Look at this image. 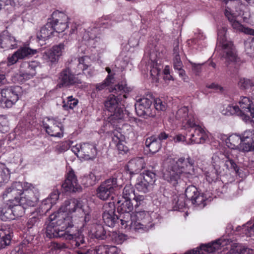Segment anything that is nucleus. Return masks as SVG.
I'll return each mask as SVG.
<instances>
[{"label": "nucleus", "instance_id": "obj_35", "mask_svg": "<svg viewBox=\"0 0 254 254\" xmlns=\"http://www.w3.org/2000/svg\"><path fill=\"white\" fill-rule=\"evenodd\" d=\"M131 199L119 198L116 202V207L119 213L130 212L133 210V204Z\"/></svg>", "mask_w": 254, "mask_h": 254}, {"label": "nucleus", "instance_id": "obj_42", "mask_svg": "<svg viewBox=\"0 0 254 254\" xmlns=\"http://www.w3.org/2000/svg\"><path fill=\"white\" fill-rule=\"evenodd\" d=\"M183 127L185 129H188V130L192 129V128L196 127V126H199L198 120L191 113H189L183 122Z\"/></svg>", "mask_w": 254, "mask_h": 254}, {"label": "nucleus", "instance_id": "obj_40", "mask_svg": "<svg viewBox=\"0 0 254 254\" xmlns=\"http://www.w3.org/2000/svg\"><path fill=\"white\" fill-rule=\"evenodd\" d=\"M111 135L112 140L116 144L120 153L126 152L127 151V147L121 141V133L118 131L115 130L112 132Z\"/></svg>", "mask_w": 254, "mask_h": 254}, {"label": "nucleus", "instance_id": "obj_9", "mask_svg": "<svg viewBox=\"0 0 254 254\" xmlns=\"http://www.w3.org/2000/svg\"><path fill=\"white\" fill-rule=\"evenodd\" d=\"M25 190L22 194V196L19 199L16 200V202L21 204L26 208L36 206L39 199L38 189L29 183H25Z\"/></svg>", "mask_w": 254, "mask_h": 254}, {"label": "nucleus", "instance_id": "obj_18", "mask_svg": "<svg viewBox=\"0 0 254 254\" xmlns=\"http://www.w3.org/2000/svg\"><path fill=\"white\" fill-rule=\"evenodd\" d=\"M225 15L231 23L234 29L243 32L247 34H251L252 30L250 28L245 27L239 22L241 17L236 13H234L232 9L227 7L225 10Z\"/></svg>", "mask_w": 254, "mask_h": 254}, {"label": "nucleus", "instance_id": "obj_4", "mask_svg": "<svg viewBox=\"0 0 254 254\" xmlns=\"http://www.w3.org/2000/svg\"><path fill=\"white\" fill-rule=\"evenodd\" d=\"M239 104V106L228 105L226 109L227 113L238 116L246 123L250 122L254 124V121L252 120L254 118V106L253 102L249 98L243 97Z\"/></svg>", "mask_w": 254, "mask_h": 254}, {"label": "nucleus", "instance_id": "obj_32", "mask_svg": "<svg viewBox=\"0 0 254 254\" xmlns=\"http://www.w3.org/2000/svg\"><path fill=\"white\" fill-rule=\"evenodd\" d=\"M242 142L243 144V151H249L253 148L254 144V130H248L245 131L241 136Z\"/></svg>", "mask_w": 254, "mask_h": 254}, {"label": "nucleus", "instance_id": "obj_22", "mask_svg": "<svg viewBox=\"0 0 254 254\" xmlns=\"http://www.w3.org/2000/svg\"><path fill=\"white\" fill-rule=\"evenodd\" d=\"M62 187L66 191L75 192L81 190V187L74 171L71 169L69 171L66 175L64 182L62 184Z\"/></svg>", "mask_w": 254, "mask_h": 254}, {"label": "nucleus", "instance_id": "obj_25", "mask_svg": "<svg viewBox=\"0 0 254 254\" xmlns=\"http://www.w3.org/2000/svg\"><path fill=\"white\" fill-rule=\"evenodd\" d=\"M87 60L88 58L87 57H82L78 59L77 66L74 71L75 74L79 75L82 71L89 77H91L95 74V70L93 67L91 66V64H87Z\"/></svg>", "mask_w": 254, "mask_h": 254}, {"label": "nucleus", "instance_id": "obj_27", "mask_svg": "<svg viewBox=\"0 0 254 254\" xmlns=\"http://www.w3.org/2000/svg\"><path fill=\"white\" fill-rule=\"evenodd\" d=\"M0 46L3 49H15L17 47V41L7 30H5L0 34Z\"/></svg>", "mask_w": 254, "mask_h": 254}, {"label": "nucleus", "instance_id": "obj_48", "mask_svg": "<svg viewBox=\"0 0 254 254\" xmlns=\"http://www.w3.org/2000/svg\"><path fill=\"white\" fill-rule=\"evenodd\" d=\"M71 240L72 245L74 248H82L85 247L84 237L80 231Z\"/></svg>", "mask_w": 254, "mask_h": 254}, {"label": "nucleus", "instance_id": "obj_50", "mask_svg": "<svg viewBox=\"0 0 254 254\" xmlns=\"http://www.w3.org/2000/svg\"><path fill=\"white\" fill-rule=\"evenodd\" d=\"M78 101L77 99L73 98L72 96L67 97V101L64 100L63 101V108L65 110L73 109L78 104Z\"/></svg>", "mask_w": 254, "mask_h": 254}, {"label": "nucleus", "instance_id": "obj_62", "mask_svg": "<svg viewBox=\"0 0 254 254\" xmlns=\"http://www.w3.org/2000/svg\"><path fill=\"white\" fill-rule=\"evenodd\" d=\"M189 62L191 66L192 71L195 75H198L201 72V66L203 64H196L190 61Z\"/></svg>", "mask_w": 254, "mask_h": 254}, {"label": "nucleus", "instance_id": "obj_15", "mask_svg": "<svg viewBox=\"0 0 254 254\" xmlns=\"http://www.w3.org/2000/svg\"><path fill=\"white\" fill-rule=\"evenodd\" d=\"M104 212L102 218L105 224L110 227L115 226L119 220L117 215L115 214V205L114 203H108L103 206Z\"/></svg>", "mask_w": 254, "mask_h": 254}, {"label": "nucleus", "instance_id": "obj_28", "mask_svg": "<svg viewBox=\"0 0 254 254\" xmlns=\"http://www.w3.org/2000/svg\"><path fill=\"white\" fill-rule=\"evenodd\" d=\"M120 250L117 247L105 245L94 250L78 251L77 254H119Z\"/></svg>", "mask_w": 254, "mask_h": 254}, {"label": "nucleus", "instance_id": "obj_29", "mask_svg": "<svg viewBox=\"0 0 254 254\" xmlns=\"http://www.w3.org/2000/svg\"><path fill=\"white\" fill-rule=\"evenodd\" d=\"M145 165L144 158L137 157L130 160L128 162L127 164V170L131 175L137 174L145 167Z\"/></svg>", "mask_w": 254, "mask_h": 254}, {"label": "nucleus", "instance_id": "obj_54", "mask_svg": "<svg viewBox=\"0 0 254 254\" xmlns=\"http://www.w3.org/2000/svg\"><path fill=\"white\" fill-rule=\"evenodd\" d=\"M66 248V246L64 243H58L57 242H51L49 245V248L53 254L54 252L57 253L61 251Z\"/></svg>", "mask_w": 254, "mask_h": 254}, {"label": "nucleus", "instance_id": "obj_64", "mask_svg": "<svg viewBox=\"0 0 254 254\" xmlns=\"http://www.w3.org/2000/svg\"><path fill=\"white\" fill-rule=\"evenodd\" d=\"M8 130V127L7 126L6 120L2 118H0V132L1 133L6 132Z\"/></svg>", "mask_w": 254, "mask_h": 254}, {"label": "nucleus", "instance_id": "obj_3", "mask_svg": "<svg viewBox=\"0 0 254 254\" xmlns=\"http://www.w3.org/2000/svg\"><path fill=\"white\" fill-rule=\"evenodd\" d=\"M111 92L116 94H111L108 97L104 102L105 108L109 114V121L115 123L124 119L126 114V110L120 105L121 100L127 98V93L130 91V88L127 87L125 84H118L109 89Z\"/></svg>", "mask_w": 254, "mask_h": 254}, {"label": "nucleus", "instance_id": "obj_7", "mask_svg": "<svg viewBox=\"0 0 254 254\" xmlns=\"http://www.w3.org/2000/svg\"><path fill=\"white\" fill-rule=\"evenodd\" d=\"M22 89L20 86H11L3 89L0 93V107L10 108L22 95Z\"/></svg>", "mask_w": 254, "mask_h": 254}, {"label": "nucleus", "instance_id": "obj_10", "mask_svg": "<svg viewBox=\"0 0 254 254\" xmlns=\"http://www.w3.org/2000/svg\"><path fill=\"white\" fill-rule=\"evenodd\" d=\"M152 103V100L147 98H140L137 100L135 104L137 115L144 118L155 117V111L151 108Z\"/></svg>", "mask_w": 254, "mask_h": 254}, {"label": "nucleus", "instance_id": "obj_30", "mask_svg": "<svg viewBox=\"0 0 254 254\" xmlns=\"http://www.w3.org/2000/svg\"><path fill=\"white\" fill-rule=\"evenodd\" d=\"M59 192L58 190H54L51 193L48 197L43 200L41 205L42 212L46 213L51 209L52 206L55 204L59 199Z\"/></svg>", "mask_w": 254, "mask_h": 254}, {"label": "nucleus", "instance_id": "obj_51", "mask_svg": "<svg viewBox=\"0 0 254 254\" xmlns=\"http://www.w3.org/2000/svg\"><path fill=\"white\" fill-rule=\"evenodd\" d=\"M97 181L96 176L92 173H90L87 175L85 176L82 179L83 184L86 187L95 185Z\"/></svg>", "mask_w": 254, "mask_h": 254}, {"label": "nucleus", "instance_id": "obj_55", "mask_svg": "<svg viewBox=\"0 0 254 254\" xmlns=\"http://www.w3.org/2000/svg\"><path fill=\"white\" fill-rule=\"evenodd\" d=\"M225 166L229 170L234 171L236 173H237L239 171V168L237 164L229 156L227 157V160L225 162Z\"/></svg>", "mask_w": 254, "mask_h": 254}, {"label": "nucleus", "instance_id": "obj_21", "mask_svg": "<svg viewBox=\"0 0 254 254\" xmlns=\"http://www.w3.org/2000/svg\"><path fill=\"white\" fill-rule=\"evenodd\" d=\"M85 206L83 205L82 201L75 198L70 199L66 200L64 202V204L61 207L59 211L54 214H58L60 212L67 213L71 216L69 213L74 212L76 210L81 211Z\"/></svg>", "mask_w": 254, "mask_h": 254}, {"label": "nucleus", "instance_id": "obj_43", "mask_svg": "<svg viewBox=\"0 0 254 254\" xmlns=\"http://www.w3.org/2000/svg\"><path fill=\"white\" fill-rule=\"evenodd\" d=\"M238 87L241 90L251 89L252 93L254 92V80L245 77H240L237 83Z\"/></svg>", "mask_w": 254, "mask_h": 254}, {"label": "nucleus", "instance_id": "obj_11", "mask_svg": "<svg viewBox=\"0 0 254 254\" xmlns=\"http://www.w3.org/2000/svg\"><path fill=\"white\" fill-rule=\"evenodd\" d=\"M43 126L46 132L52 136L61 138L64 135V126L54 118H47L43 122Z\"/></svg>", "mask_w": 254, "mask_h": 254}, {"label": "nucleus", "instance_id": "obj_8", "mask_svg": "<svg viewBox=\"0 0 254 254\" xmlns=\"http://www.w3.org/2000/svg\"><path fill=\"white\" fill-rule=\"evenodd\" d=\"M132 218L135 227V231L140 232L148 231L152 226V219L149 213L137 207L132 213Z\"/></svg>", "mask_w": 254, "mask_h": 254}, {"label": "nucleus", "instance_id": "obj_34", "mask_svg": "<svg viewBox=\"0 0 254 254\" xmlns=\"http://www.w3.org/2000/svg\"><path fill=\"white\" fill-rule=\"evenodd\" d=\"M227 146L232 149H238L243 151V144L242 142L241 136L233 134L229 136L226 140Z\"/></svg>", "mask_w": 254, "mask_h": 254}, {"label": "nucleus", "instance_id": "obj_17", "mask_svg": "<svg viewBox=\"0 0 254 254\" xmlns=\"http://www.w3.org/2000/svg\"><path fill=\"white\" fill-rule=\"evenodd\" d=\"M185 196L187 199L190 200L193 204L202 207L205 205V203H204L206 200L205 197L194 186L191 185L187 187L185 190Z\"/></svg>", "mask_w": 254, "mask_h": 254}, {"label": "nucleus", "instance_id": "obj_41", "mask_svg": "<svg viewBox=\"0 0 254 254\" xmlns=\"http://www.w3.org/2000/svg\"><path fill=\"white\" fill-rule=\"evenodd\" d=\"M0 218L2 221H6L13 220V214L9 203L0 207Z\"/></svg>", "mask_w": 254, "mask_h": 254}, {"label": "nucleus", "instance_id": "obj_13", "mask_svg": "<svg viewBox=\"0 0 254 254\" xmlns=\"http://www.w3.org/2000/svg\"><path fill=\"white\" fill-rule=\"evenodd\" d=\"M103 18L100 19L99 26H94L93 27H90L87 30H85L83 35V39L85 41H89L90 44L92 45L94 47L99 45L103 40L100 36H98L99 34V28L102 25L106 24V22H103Z\"/></svg>", "mask_w": 254, "mask_h": 254}, {"label": "nucleus", "instance_id": "obj_47", "mask_svg": "<svg viewBox=\"0 0 254 254\" xmlns=\"http://www.w3.org/2000/svg\"><path fill=\"white\" fill-rule=\"evenodd\" d=\"M110 237L111 240L117 244H122L128 239L127 235L116 232H111Z\"/></svg>", "mask_w": 254, "mask_h": 254}, {"label": "nucleus", "instance_id": "obj_56", "mask_svg": "<svg viewBox=\"0 0 254 254\" xmlns=\"http://www.w3.org/2000/svg\"><path fill=\"white\" fill-rule=\"evenodd\" d=\"M44 58L48 61L52 63L57 62L59 59V57L51 49L44 53Z\"/></svg>", "mask_w": 254, "mask_h": 254}, {"label": "nucleus", "instance_id": "obj_38", "mask_svg": "<svg viewBox=\"0 0 254 254\" xmlns=\"http://www.w3.org/2000/svg\"><path fill=\"white\" fill-rule=\"evenodd\" d=\"M121 213L122 215L121 216L120 221L123 228L135 231L136 225H135L134 223L133 222L132 214H130L129 212Z\"/></svg>", "mask_w": 254, "mask_h": 254}, {"label": "nucleus", "instance_id": "obj_12", "mask_svg": "<svg viewBox=\"0 0 254 254\" xmlns=\"http://www.w3.org/2000/svg\"><path fill=\"white\" fill-rule=\"evenodd\" d=\"M81 83V80L76 77L68 68L63 69L60 74L58 83L60 88L69 87Z\"/></svg>", "mask_w": 254, "mask_h": 254}, {"label": "nucleus", "instance_id": "obj_61", "mask_svg": "<svg viewBox=\"0 0 254 254\" xmlns=\"http://www.w3.org/2000/svg\"><path fill=\"white\" fill-rule=\"evenodd\" d=\"M64 48V43H60L59 45L53 46L51 49L54 53L56 54L59 58L62 55V53Z\"/></svg>", "mask_w": 254, "mask_h": 254}, {"label": "nucleus", "instance_id": "obj_23", "mask_svg": "<svg viewBox=\"0 0 254 254\" xmlns=\"http://www.w3.org/2000/svg\"><path fill=\"white\" fill-rule=\"evenodd\" d=\"M223 246V240L222 239H218L207 245H203L200 246V249L188 252L185 254H207L212 253L220 250L221 248Z\"/></svg>", "mask_w": 254, "mask_h": 254}, {"label": "nucleus", "instance_id": "obj_14", "mask_svg": "<svg viewBox=\"0 0 254 254\" xmlns=\"http://www.w3.org/2000/svg\"><path fill=\"white\" fill-rule=\"evenodd\" d=\"M20 182H16L12 183L11 186L7 188L3 193V198L8 197L9 201H15L19 199V196L22 194L25 190V184Z\"/></svg>", "mask_w": 254, "mask_h": 254}, {"label": "nucleus", "instance_id": "obj_26", "mask_svg": "<svg viewBox=\"0 0 254 254\" xmlns=\"http://www.w3.org/2000/svg\"><path fill=\"white\" fill-rule=\"evenodd\" d=\"M220 160L217 156L212 158V166L205 173L206 179L209 183L215 182L218 178V170Z\"/></svg>", "mask_w": 254, "mask_h": 254}, {"label": "nucleus", "instance_id": "obj_37", "mask_svg": "<svg viewBox=\"0 0 254 254\" xmlns=\"http://www.w3.org/2000/svg\"><path fill=\"white\" fill-rule=\"evenodd\" d=\"M145 145L150 152L155 153L158 152L161 147V143L157 138L156 136L153 135L146 139Z\"/></svg>", "mask_w": 254, "mask_h": 254}, {"label": "nucleus", "instance_id": "obj_59", "mask_svg": "<svg viewBox=\"0 0 254 254\" xmlns=\"http://www.w3.org/2000/svg\"><path fill=\"white\" fill-rule=\"evenodd\" d=\"M41 216L40 215L34 216L29 218L27 223V226L28 229H31L32 227L36 226L40 221Z\"/></svg>", "mask_w": 254, "mask_h": 254}, {"label": "nucleus", "instance_id": "obj_49", "mask_svg": "<svg viewBox=\"0 0 254 254\" xmlns=\"http://www.w3.org/2000/svg\"><path fill=\"white\" fill-rule=\"evenodd\" d=\"M172 203L175 210L181 209L186 205V200L183 195L174 196Z\"/></svg>", "mask_w": 254, "mask_h": 254}, {"label": "nucleus", "instance_id": "obj_58", "mask_svg": "<svg viewBox=\"0 0 254 254\" xmlns=\"http://www.w3.org/2000/svg\"><path fill=\"white\" fill-rule=\"evenodd\" d=\"M154 105L155 109L158 111H165L167 108L166 103L160 98L154 100Z\"/></svg>", "mask_w": 254, "mask_h": 254}, {"label": "nucleus", "instance_id": "obj_52", "mask_svg": "<svg viewBox=\"0 0 254 254\" xmlns=\"http://www.w3.org/2000/svg\"><path fill=\"white\" fill-rule=\"evenodd\" d=\"M189 113L188 107H183L176 112L175 118L183 123Z\"/></svg>", "mask_w": 254, "mask_h": 254}, {"label": "nucleus", "instance_id": "obj_36", "mask_svg": "<svg viewBox=\"0 0 254 254\" xmlns=\"http://www.w3.org/2000/svg\"><path fill=\"white\" fill-rule=\"evenodd\" d=\"M89 233L92 237L96 239L104 240L106 238V233L101 224H93Z\"/></svg>", "mask_w": 254, "mask_h": 254}, {"label": "nucleus", "instance_id": "obj_44", "mask_svg": "<svg viewBox=\"0 0 254 254\" xmlns=\"http://www.w3.org/2000/svg\"><path fill=\"white\" fill-rule=\"evenodd\" d=\"M9 203L13 214V220L22 216L24 213L25 207H24L21 204L16 203L15 201H9Z\"/></svg>", "mask_w": 254, "mask_h": 254}, {"label": "nucleus", "instance_id": "obj_6", "mask_svg": "<svg viewBox=\"0 0 254 254\" xmlns=\"http://www.w3.org/2000/svg\"><path fill=\"white\" fill-rule=\"evenodd\" d=\"M227 29L222 27L218 32L217 44L222 47L223 57L227 62L238 63L240 59L238 57L235 48L231 41L227 39Z\"/></svg>", "mask_w": 254, "mask_h": 254}, {"label": "nucleus", "instance_id": "obj_63", "mask_svg": "<svg viewBox=\"0 0 254 254\" xmlns=\"http://www.w3.org/2000/svg\"><path fill=\"white\" fill-rule=\"evenodd\" d=\"M82 212L84 213V224L83 225V227H85L86 224L88 222L90 219L91 216L89 214L90 210L88 206H85L83 208H82Z\"/></svg>", "mask_w": 254, "mask_h": 254}, {"label": "nucleus", "instance_id": "obj_1", "mask_svg": "<svg viewBox=\"0 0 254 254\" xmlns=\"http://www.w3.org/2000/svg\"><path fill=\"white\" fill-rule=\"evenodd\" d=\"M194 175V160L189 157L180 158L175 161L170 160L169 165L163 173V178L175 187L184 188L187 181Z\"/></svg>", "mask_w": 254, "mask_h": 254}, {"label": "nucleus", "instance_id": "obj_45", "mask_svg": "<svg viewBox=\"0 0 254 254\" xmlns=\"http://www.w3.org/2000/svg\"><path fill=\"white\" fill-rule=\"evenodd\" d=\"M150 185L144 180V177L139 176L136 180L135 187L140 192L146 193L149 191Z\"/></svg>", "mask_w": 254, "mask_h": 254}, {"label": "nucleus", "instance_id": "obj_53", "mask_svg": "<svg viewBox=\"0 0 254 254\" xmlns=\"http://www.w3.org/2000/svg\"><path fill=\"white\" fill-rule=\"evenodd\" d=\"M140 176L144 177V180L150 185H152L156 180V174L150 171H145L139 175Z\"/></svg>", "mask_w": 254, "mask_h": 254}, {"label": "nucleus", "instance_id": "obj_31", "mask_svg": "<svg viewBox=\"0 0 254 254\" xmlns=\"http://www.w3.org/2000/svg\"><path fill=\"white\" fill-rule=\"evenodd\" d=\"M12 234L9 228L5 226H1L0 228V250L6 248L10 244Z\"/></svg>", "mask_w": 254, "mask_h": 254}, {"label": "nucleus", "instance_id": "obj_33", "mask_svg": "<svg viewBox=\"0 0 254 254\" xmlns=\"http://www.w3.org/2000/svg\"><path fill=\"white\" fill-rule=\"evenodd\" d=\"M81 151V157L85 159H93L97 154L96 146L93 144L83 143L82 144Z\"/></svg>", "mask_w": 254, "mask_h": 254}, {"label": "nucleus", "instance_id": "obj_19", "mask_svg": "<svg viewBox=\"0 0 254 254\" xmlns=\"http://www.w3.org/2000/svg\"><path fill=\"white\" fill-rule=\"evenodd\" d=\"M39 68L40 66L37 62H23L20 66V76L24 79H29L36 75Z\"/></svg>", "mask_w": 254, "mask_h": 254}, {"label": "nucleus", "instance_id": "obj_24", "mask_svg": "<svg viewBox=\"0 0 254 254\" xmlns=\"http://www.w3.org/2000/svg\"><path fill=\"white\" fill-rule=\"evenodd\" d=\"M37 50L32 49L30 48L24 47L18 49L14 54L8 57L7 65H10L15 64L18 60L23 59L29 56H32L36 54Z\"/></svg>", "mask_w": 254, "mask_h": 254}, {"label": "nucleus", "instance_id": "obj_60", "mask_svg": "<svg viewBox=\"0 0 254 254\" xmlns=\"http://www.w3.org/2000/svg\"><path fill=\"white\" fill-rule=\"evenodd\" d=\"M113 78V76L111 75H108L106 79L102 83L97 84L96 85V89L101 91L105 89L111 82V80Z\"/></svg>", "mask_w": 254, "mask_h": 254}, {"label": "nucleus", "instance_id": "obj_46", "mask_svg": "<svg viewBox=\"0 0 254 254\" xmlns=\"http://www.w3.org/2000/svg\"><path fill=\"white\" fill-rule=\"evenodd\" d=\"M9 178V169L5 164L0 163V187L8 182Z\"/></svg>", "mask_w": 254, "mask_h": 254}, {"label": "nucleus", "instance_id": "obj_5", "mask_svg": "<svg viewBox=\"0 0 254 254\" xmlns=\"http://www.w3.org/2000/svg\"><path fill=\"white\" fill-rule=\"evenodd\" d=\"M122 177L121 173L117 172L111 178L103 182L97 189V196L103 200L112 198L115 189L122 187Z\"/></svg>", "mask_w": 254, "mask_h": 254}, {"label": "nucleus", "instance_id": "obj_57", "mask_svg": "<svg viewBox=\"0 0 254 254\" xmlns=\"http://www.w3.org/2000/svg\"><path fill=\"white\" fill-rule=\"evenodd\" d=\"M134 195L133 190L131 186H126L123 190V196L121 198L131 199Z\"/></svg>", "mask_w": 254, "mask_h": 254}, {"label": "nucleus", "instance_id": "obj_2", "mask_svg": "<svg viewBox=\"0 0 254 254\" xmlns=\"http://www.w3.org/2000/svg\"><path fill=\"white\" fill-rule=\"evenodd\" d=\"M50 222L46 228V235L51 238H61L70 240L80 232L74 226L72 216L67 213L52 214L49 216Z\"/></svg>", "mask_w": 254, "mask_h": 254}, {"label": "nucleus", "instance_id": "obj_39", "mask_svg": "<svg viewBox=\"0 0 254 254\" xmlns=\"http://www.w3.org/2000/svg\"><path fill=\"white\" fill-rule=\"evenodd\" d=\"M54 32L52 24L49 21L41 29L37 35V38L39 40L45 41L52 35Z\"/></svg>", "mask_w": 254, "mask_h": 254}, {"label": "nucleus", "instance_id": "obj_20", "mask_svg": "<svg viewBox=\"0 0 254 254\" xmlns=\"http://www.w3.org/2000/svg\"><path fill=\"white\" fill-rule=\"evenodd\" d=\"M190 143H203L208 138V135L200 126L189 130L186 134Z\"/></svg>", "mask_w": 254, "mask_h": 254}, {"label": "nucleus", "instance_id": "obj_16", "mask_svg": "<svg viewBox=\"0 0 254 254\" xmlns=\"http://www.w3.org/2000/svg\"><path fill=\"white\" fill-rule=\"evenodd\" d=\"M68 16L63 12H56L53 13L50 23L54 31L57 33L64 32L67 27Z\"/></svg>", "mask_w": 254, "mask_h": 254}]
</instances>
